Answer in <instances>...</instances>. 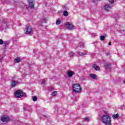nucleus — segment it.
<instances>
[{"label": "nucleus", "mask_w": 125, "mask_h": 125, "mask_svg": "<svg viewBox=\"0 0 125 125\" xmlns=\"http://www.w3.org/2000/svg\"><path fill=\"white\" fill-rule=\"evenodd\" d=\"M101 122L105 125H112L111 117L108 115H103L101 119Z\"/></svg>", "instance_id": "f257e3e1"}, {"label": "nucleus", "mask_w": 125, "mask_h": 125, "mask_svg": "<svg viewBox=\"0 0 125 125\" xmlns=\"http://www.w3.org/2000/svg\"><path fill=\"white\" fill-rule=\"evenodd\" d=\"M73 91L75 93H80L82 91V87H81V85L78 83H75L73 85Z\"/></svg>", "instance_id": "f03ea898"}, {"label": "nucleus", "mask_w": 125, "mask_h": 125, "mask_svg": "<svg viewBox=\"0 0 125 125\" xmlns=\"http://www.w3.org/2000/svg\"><path fill=\"white\" fill-rule=\"evenodd\" d=\"M15 96L17 98H21L22 96H26V93L22 92L21 90H18L14 93Z\"/></svg>", "instance_id": "7ed1b4c3"}, {"label": "nucleus", "mask_w": 125, "mask_h": 125, "mask_svg": "<svg viewBox=\"0 0 125 125\" xmlns=\"http://www.w3.org/2000/svg\"><path fill=\"white\" fill-rule=\"evenodd\" d=\"M33 33V28L29 25H27L26 26L25 34V35H30Z\"/></svg>", "instance_id": "20e7f679"}, {"label": "nucleus", "mask_w": 125, "mask_h": 125, "mask_svg": "<svg viewBox=\"0 0 125 125\" xmlns=\"http://www.w3.org/2000/svg\"><path fill=\"white\" fill-rule=\"evenodd\" d=\"M1 122H9V117L8 116H6L5 115H3L0 118Z\"/></svg>", "instance_id": "39448f33"}, {"label": "nucleus", "mask_w": 125, "mask_h": 125, "mask_svg": "<svg viewBox=\"0 0 125 125\" xmlns=\"http://www.w3.org/2000/svg\"><path fill=\"white\" fill-rule=\"evenodd\" d=\"M65 27L66 29H68V30H73L74 28V26L73 25L69 22L67 23L66 24Z\"/></svg>", "instance_id": "423d86ee"}, {"label": "nucleus", "mask_w": 125, "mask_h": 125, "mask_svg": "<svg viewBox=\"0 0 125 125\" xmlns=\"http://www.w3.org/2000/svg\"><path fill=\"white\" fill-rule=\"evenodd\" d=\"M18 84V81H12L11 82V87H15Z\"/></svg>", "instance_id": "0eeeda50"}, {"label": "nucleus", "mask_w": 125, "mask_h": 125, "mask_svg": "<svg viewBox=\"0 0 125 125\" xmlns=\"http://www.w3.org/2000/svg\"><path fill=\"white\" fill-rule=\"evenodd\" d=\"M105 11H109L111 9V6L109 4H106L104 6Z\"/></svg>", "instance_id": "6e6552de"}, {"label": "nucleus", "mask_w": 125, "mask_h": 125, "mask_svg": "<svg viewBox=\"0 0 125 125\" xmlns=\"http://www.w3.org/2000/svg\"><path fill=\"white\" fill-rule=\"evenodd\" d=\"M90 77L91 79H93V80H96L97 79V75L95 74L91 73L90 74Z\"/></svg>", "instance_id": "1a4fd4ad"}, {"label": "nucleus", "mask_w": 125, "mask_h": 125, "mask_svg": "<svg viewBox=\"0 0 125 125\" xmlns=\"http://www.w3.org/2000/svg\"><path fill=\"white\" fill-rule=\"evenodd\" d=\"M29 7H30V8H34L35 7L34 5V3L33 2V0H30L29 1Z\"/></svg>", "instance_id": "9d476101"}, {"label": "nucleus", "mask_w": 125, "mask_h": 125, "mask_svg": "<svg viewBox=\"0 0 125 125\" xmlns=\"http://www.w3.org/2000/svg\"><path fill=\"white\" fill-rule=\"evenodd\" d=\"M74 72L71 71H68L67 72V75L68 77H73V75H74Z\"/></svg>", "instance_id": "9b49d317"}, {"label": "nucleus", "mask_w": 125, "mask_h": 125, "mask_svg": "<svg viewBox=\"0 0 125 125\" xmlns=\"http://www.w3.org/2000/svg\"><path fill=\"white\" fill-rule=\"evenodd\" d=\"M93 68L96 71H99V70L100 69V68H99V67H98L96 64H94L93 65Z\"/></svg>", "instance_id": "f8f14e48"}, {"label": "nucleus", "mask_w": 125, "mask_h": 125, "mask_svg": "<svg viewBox=\"0 0 125 125\" xmlns=\"http://www.w3.org/2000/svg\"><path fill=\"white\" fill-rule=\"evenodd\" d=\"M14 62L15 63H19V62H21V58H16L14 60Z\"/></svg>", "instance_id": "ddd939ff"}, {"label": "nucleus", "mask_w": 125, "mask_h": 125, "mask_svg": "<svg viewBox=\"0 0 125 125\" xmlns=\"http://www.w3.org/2000/svg\"><path fill=\"white\" fill-rule=\"evenodd\" d=\"M105 69H111V64L105 63L104 64Z\"/></svg>", "instance_id": "4468645a"}, {"label": "nucleus", "mask_w": 125, "mask_h": 125, "mask_svg": "<svg viewBox=\"0 0 125 125\" xmlns=\"http://www.w3.org/2000/svg\"><path fill=\"white\" fill-rule=\"evenodd\" d=\"M119 114H114L112 116V118L114 119V120H117L118 118H119Z\"/></svg>", "instance_id": "2eb2a0df"}, {"label": "nucleus", "mask_w": 125, "mask_h": 125, "mask_svg": "<svg viewBox=\"0 0 125 125\" xmlns=\"http://www.w3.org/2000/svg\"><path fill=\"white\" fill-rule=\"evenodd\" d=\"M68 15H69V12H68V11H63V16H68Z\"/></svg>", "instance_id": "dca6fc26"}, {"label": "nucleus", "mask_w": 125, "mask_h": 125, "mask_svg": "<svg viewBox=\"0 0 125 125\" xmlns=\"http://www.w3.org/2000/svg\"><path fill=\"white\" fill-rule=\"evenodd\" d=\"M61 23V21L60 20H58L56 22V25H60Z\"/></svg>", "instance_id": "f3484780"}, {"label": "nucleus", "mask_w": 125, "mask_h": 125, "mask_svg": "<svg viewBox=\"0 0 125 125\" xmlns=\"http://www.w3.org/2000/svg\"><path fill=\"white\" fill-rule=\"evenodd\" d=\"M78 54H79L80 56H84V55H85V54L83 52H79L78 53Z\"/></svg>", "instance_id": "a211bd4d"}, {"label": "nucleus", "mask_w": 125, "mask_h": 125, "mask_svg": "<svg viewBox=\"0 0 125 125\" xmlns=\"http://www.w3.org/2000/svg\"><path fill=\"white\" fill-rule=\"evenodd\" d=\"M57 94V91H54L52 94V96H55V95H56Z\"/></svg>", "instance_id": "6ab92c4d"}, {"label": "nucleus", "mask_w": 125, "mask_h": 125, "mask_svg": "<svg viewBox=\"0 0 125 125\" xmlns=\"http://www.w3.org/2000/svg\"><path fill=\"white\" fill-rule=\"evenodd\" d=\"M69 55L71 57H73L74 55H75V53H74L73 52H71L69 53Z\"/></svg>", "instance_id": "aec40b11"}, {"label": "nucleus", "mask_w": 125, "mask_h": 125, "mask_svg": "<svg viewBox=\"0 0 125 125\" xmlns=\"http://www.w3.org/2000/svg\"><path fill=\"white\" fill-rule=\"evenodd\" d=\"M33 101H37L38 100V98L36 96H34L33 98Z\"/></svg>", "instance_id": "412c9836"}, {"label": "nucleus", "mask_w": 125, "mask_h": 125, "mask_svg": "<svg viewBox=\"0 0 125 125\" xmlns=\"http://www.w3.org/2000/svg\"><path fill=\"white\" fill-rule=\"evenodd\" d=\"M3 43L4 44V45H7L8 44V42L5 41Z\"/></svg>", "instance_id": "4be33fe9"}, {"label": "nucleus", "mask_w": 125, "mask_h": 125, "mask_svg": "<svg viewBox=\"0 0 125 125\" xmlns=\"http://www.w3.org/2000/svg\"><path fill=\"white\" fill-rule=\"evenodd\" d=\"M41 83H42V84H44V83H45V80H41Z\"/></svg>", "instance_id": "5701e85b"}, {"label": "nucleus", "mask_w": 125, "mask_h": 125, "mask_svg": "<svg viewBox=\"0 0 125 125\" xmlns=\"http://www.w3.org/2000/svg\"><path fill=\"white\" fill-rule=\"evenodd\" d=\"M101 40L102 41H103L104 40H105V36H101Z\"/></svg>", "instance_id": "b1692460"}, {"label": "nucleus", "mask_w": 125, "mask_h": 125, "mask_svg": "<svg viewBox=\"0 0 125 125\" xmlns=\"http://www.w3.org/2000/svg\"><path fill=\"white\" fill-rule=\"evenodd\" d=\"M89 120V118L88 117H86L84 118L85 122H88Z\"/></svg>", "instance_id": "393cba45"}, {"label": "nucleus", "mask_w": 125, "mask_h": 125, "mask_svg": "<svg viewBox=\"0 0 125 125\" xmlns=\"http://www.w3.org/2000/svg\"><path fill=\"white\" fill-rule=\"evenodd\" d=\"M42 22L43 23H45V22H46V20L45 18H43L42 19Z\"/></svg>", "instance_id": "a878e982"}, {"label": "nucleus", "mask_w": 125, "mask_h": 125, "mask_svg": "<svg viewBox=\"0 0 125 125\" xmlns=\"http://www.w3.org/2000/svg\"><path fill=\"white\" fill-rule=\"evenodd\" d=\"M0 44H3V41L1 39H0Z\"/></svg>", "instance_id": "bb28decb"}, {"label": "nucleus", "mask_w": 125, "mask_h": 125, "mask_svg": "<svg viewBox=\"0 0 125 125\" xmlns=\"http://www.w3.org/2000/svg\"><path fill=\"white\" fill-rule=\"evenodd\" d=\"M80 47H83L84 46L83 43H80Z\"/></svg>", "instance_id": "cd10ccee"}, {"label": "nucleus", "mask_w": 125, "mask_h": 125, "mask_svg": "<svg viewBox=\"0 0 125 125\" xmlns=\"http://www.w3.org/2000/svg\"><path fill=\"white\" fill-rule=\"evenodd\" d=\"M109 1L110 3H114V0H109Z\"/></svg>", "instance_id": "c85d7f7f"}, {"label": "nucleus", "mask_w": 125, "mask_h": 125, "mask_svg": "<svg viewBox=\"0 0 125 125\" xmlns=\"http://www.w3.org/2000/svg\"><path fill=\"white\" fill-rule=\"evenodd\" d=\"M93 37H95L96 36V34H92Z\"/></svg>", "instance_id": "c756f323"}, {"label": "nucleus", "mask_w": 125, "mask_h": 125, "mask_svg": "<svg viewBox=\"0 0 125 125\" xmlns=\"http://www.w3.org/2000/svg\"><path fill=\"white\" fill-rule=\"evenodd\" d=\"M108 45H111V42H109L108 43Z\"/></svg>", "instance_id": "7c9ffc66"}, {"label": "nucleus", "mask_w": 125, "mask_h": 125, "mask_svg": "<svg viewBox=\"0 0 125 125\" xmlns=\"http://www.w3.org/2000/svg\"><path fill=\"white\" fill-rule=\"evenodd\" d=\"M96 0H93V1H96Z\"/></svg>", "instance_id": "2f4dec72"}, {"label": "nucleus", "mask_w": 125, "mask_h": 125, "mask_svg": "<svg viewBox=\"0 0 125 125\" xmlns=\"http://www.w3.org/2000/svg\"><path fill=\"white\" fill-rule=\"evenodd\" d=\"M43 117H45V116H44V115H43Z\"/></svg>", "instance_id": "473e14b6"}]
</instances>
